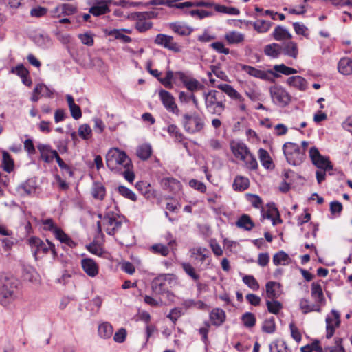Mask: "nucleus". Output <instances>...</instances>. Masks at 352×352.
<instances>
[{
	"mask_svg": "<svg viewBox=\"0 0 352 352\" xmlns=\"http://www.w3.org/2000/svg\"><path fill=\"white\" fill-rule=\"evenodd\" d=\"M263 51L266 56L276 58L283 53V46L280 44L273 43L265 45Z\"/></svg>",
	"mask_w": 352,
	"mask_h": 352,
	"instance_id": "obj_25",
	"label": "nucleus"
},
{
	"mask_svg": "<svg viewBox=\"0 0 352 352\" xmlns=\"http://www.w3.org/2000/svg\"><path fill=\"white\" fill-rule=\"evenodd\" d=\"M291 261L292 259L289 257V256L283 250L279 251L273 256V263L275 265H289L291 263Z\"/></svg>",
	"mask_w": 352,
	"mask_h": 352,
	"instance_id": "obj_36",
	"label": "nucleus"
},
{
	"mask_svg": "<svg viewBox=\"0 0 352 352\" xmlns=\"http://www.w3.org/2000/svg\"><path fill=\"white\" fill-rule=\"evenodd\" d=\"M36 188V179L30 178L19 184L16 187V190L21 196H27L35 193Z\"/></svg>",
	"mask_w": 352,
	"mask_h": 352,
	"instance_id": "obj_17",
	"label": "nucleus"
},
{
	"mask_svg": "<svg viewBox=\"0 0 352 352\" xmlns=\"http://www.w3.org/2000/svg\"><path fill=\"white\" fill-rule=\"evenodd\" d=\"M283 151L288 164L292 166L300 165L306 158L305 151L293 142H286L283 146Z\"/></svg>",
	"mask_w": 352,
	"mask_h": 352,
	"instance_id": "obj_4",
	"label": "nucleus"
},
{
	"mask_svg": "<svg viewBox=\"0 0 352 352\" xmlns=\"http://www.w3.org/2000/svg\"><path fill=\"white\" fill-rule=\"evenodd\" d=\"M273 36L276 41L292 38V34L288 32V30L280 25H278L274 29Z\"/></svg>",
	"mask_w": 352,
	"mask_h": 352,
	"instance_id": "obj_41",
	"label": "nucleus"
},
{
	"mask_svg": "<svg viewBox=\"0 0 352 352\" xmlns=\"http://www.w3.org/2000/svg\"><path fill=\"white\" fill-rule=\"evenodd\" d=\"M155 43L174 52H180L182 51V47L174 41L172 36L159 34L155 37Z\"/></svg>",
	"mask_w": 352,
	"mask_h": 352,
	"instance_id": "obj_12",
	"label": "nucleus"
},
{
	"mask_svg": "<svg viewBox=\"0 0 352 352\" xmlns=\"http://www.w3.org/2000/svg\"><path fill=\"white\" fill-rule=\"evenodd\" d=\"M243 282L254 291H257L259 289V284L252 275L244 276Z\"/></svg>",
	"mask_w": 352,
	"mask_h": 352,
	"instance_id": "obj_56",
	"label": "nucleus"
},
{
	"mask_svg": "<svg viewBox=\"0 0 352 352\" xmlns=\"http://www.w3.org/2000/svg\"><path fill=\"white\" fill-rule=\"evenodd\" d=\"M289 85L296 87L301 91L307 89L306 80L300 76H294L289 77L287 80Z\"/></svg>",
	"mask_w": 352,
	"mask_h": 352,
	"instance_id": "obj_29",
	"label": "nucleus"
},
{
	"mask_svg": "<svg viewBox=\"0 0 352 352\" xmlns=\"http://www.w3.org/2000/svg\"><path fill=\"white\" fill-rule=\"evenodd\" d=\"M340 324V316L338 311L331 310V316H327L326 318V330L327 338H331L335 331L336 328L338 327Z\"/></svg>",
	"mask_w": 352,
	"mask_h": 352,
	"instance_id": "obj_14",
	"label": "nucleus"
},
{
	"mask_svg": "<svg viewBox=\"0 0 352 352\" xmlns=\"http://www.w3.org/2000/svg\"><path fill=\"white\" fill-rule=\"evenodd\" d=\"M247 24H252L254 29L259 33H265L270 29L272 23L269 21L258 20L254 23L248 21Z\"/></svg>",
	"mask_w": 352,
	"mask_h": 352,
	"instance_id": "obj_37",
	"label": "nucleus"
},
{
	"mask_svg": "<svg viewBox=\"0 0 352 352\" xmlns=\"http://www.w3.org/2000/svg\"><path fill=\"white\" fill-rule=\"evenodd\" d=\"M175 75L178 76L186 88L191 92L199 90L203 87V85L197 79L187 76L182 72H177Z\"/></svg>",
	"mask_w": 352,
	"mask_h": 352,
	"instance_id": "obj_15",
	"label": "nucleus"
},
{
	"mask_svg": "<svg viewBox=\"0 0 352 352\" xmlns=\"http://www.w3.org/2000/svg\"><path fill=\"white\" fill-rule=\"evenodd\" d=\"M258 157H259V160H260V162L262 164V166L267 168V169H269L270 168L272 164V160L268 153V152L263 149V148H260L258 150Z\"/></svg>",
	"mask_w": 352,
	"mask_h": 352,
	"instance_id": "obj_45",
	"label": "nucleus"
},
{
	"mask_svg": "<svg viewBox=\"0 0 352 352\" xmlns=\"http://www.w3.org/2000/svg\"><path fill=\"white\" fill-rule=\"evenodd\" d=\"M153 149L149 144L140 145L136 150V154L142 160H147L151 155Z\"/></svg>",
	"mask_w": 352,
	"mask_h": 352,
	"instance_id": "obj_31",
	"label": "nucleus"
},
{
	"mask_svg": "<svg viewBox=\"0 0 352 352\" xmlns=\"http://www.w3.org/2000/svg\"><path fill=\"white\" fill-rule=\"evenodd\" d=\"M109 11L106 1H98L89 9V13L96 16L108 13Z\"/></svg>",
	"mask_w": 352,
	"mask_h": 352,
	"instance_id": "obj_27",
	"label": "nucleus"
},
{
	"mask_svg": "<svg viewBox=\"0 0 352 352\" xmlns=\"http://www.w3.org/2000/svg\"><path fill=\"white\" fill-rule=\"evenodd\" d=\"M214 9L219 12L225 13L230 15H239L240 13L239 10L234 7H227L225 6L216 5L214 6Z\"/></svg>",
	"mask_w": 352,
	"mask_h": 352,
	"instance_id": "obj_54",
	"label": "nucleus"
},
{
	"mask_svg": "<svg viewBox=\"0 0 352 352\" xmlns=\"http://www.w3.org/2000/svg\"><path fill=\"white\" fill-rule=\"evenodd\" d=\"M81 265L85 272L91 277H95L98 274V266L91 258H84Z\"/></svg>",
	"mask_w": 352,
	"mask_h": 352,
	"instance_id": "obj_18",
	"label": "nucleus"
},
{
	"mask_svg": "<svg viewBox=\"0 0 352 352\" xmlns=\"http://www.w3.org/2000/svg\"><path fill=\"white\" fill-rule=\"evenodd\" d=\"M274 70L276 72H279L285 75H290L297 73L296 69L292 67H287L284 64L275 65L274 66Z\"/></svg>",
	"mask_w": 352,
	"mask_h": 352,
	"instance_id": "obj_57",
	"label": "nucleus"
},
{
	"mask_svg": "<svg viewBox=\"0 0 352 352\" xmlns=\"http://www.w3.org/2000/svg\"><path fill=\"white\" fill-rule=\"evenodd\" d=\"M283 52L285 55L296 58L298 54L297 44L294 41H287L283 43Z\"/></svg>",
	"mask_w": 352,
	"mask_h": 352,
	"instance_id": "obj_28",
	"label": "nucleus"
},
{
	"mask_svg": "<svg viewBox=\"0 0 352 352\" xmlns=\"http://www.w3.org/2000/svg\"><path fill=\"white\" fill-rule=\"evenodd\" d=\"M342 209V204L340 201H333L330 203V211L332 214L340 216Z\"/></svg>",
	"mask_w": 352,
	"mask_h": 352,
	"instance_id": "obj_62",
	"label": "nucleus"
},
{
	"mask_svg": "<svg viewBox=\"0 0 352 352\" xmlns=\"http://www.w3.org/2000/svg\"><path fill=\"white\" fill-rule=\"evenodd\" d=\"M98 331L100 337L104 339L111 338L113 331L112 325L108 322L100 324Z\"/></svg>",
	"mask_w": 352,
	"mask_h": 352,
	"instance_id": "obj_38",
	"label": "nucleus"
},
{
	"mask_svg": "<svg viewBox=\"0 0 352 352\" xmlns=\"http://www.w3.org/2000/svg\"><path fill=\"white\" fill-rule=\"evenodd\" d=\"M205 104L207 111L214 115L221 116L226 108V97L222 92L210 90L204 93Z\"/></svg>",
	"mask_w": 352,
	"mask_h": 352,
	"instance_id": "obj_2",
	"label": "nucleus"
},
{
	"mask_svg": "<svg viewBox=\"0 0 352 352\" xmlns=\"http://www.w3.org/2000/svg\"><path fill=\"white\" fill-rule=\"evenodd\" d=\"M21 296L18 280L0 274V305L7 307Z\"/></svg>",
	"mask_w": 352,
	"mask_h": 352,
	"instance_id": "obj_1",
	"label": "nucleus"
},
{
	"mask_svg": "<svg viewBox=\"0 0 352 352\" xmlns=\"http://www.w3.org/2000/svg\"><path fill=\"white\" fill-rule=\"evenodd\" d=\"M28 244L31 247L36 259H37L39 254H47L49 250L52 252L54 257L57 256L55 245L49 240H46V243H45L41 239L33 236L29 239Z\"/></svg>",
	"mask_w": 352,
	"mask_h": 352,
	"instance_id": "obj_6",
	"label": "nucleus"
},
{
	"mask_svg": "<svg viewBox=\"0 0 352 352\" xmlns=\"http://www.w3.org/2000/svg\"><path fill=\"white\" fill-rule=\"evenodd\" d=\"M160 98L166 109L176 116L179 115V109L175 102V98L170 92L166 90H161L159 92Z\"/></svg>",
	"mask_w": 352,
	"mask_h": 352,
	"instance_id": "obj_13",
	"label": "nucleus"
},
{
	"mask_svg": "<svg viewBox=\"0 0 352 352\" xmlns=\"http://www.w3.org/2000/svg\"><path fill=\"white\" fill-rule=\"evenodd\" d=\"M245 166L250 170H256L258 168V163L254 156L250 152L244 161Z\"/></svg>",
	"mask_w": 352,
	"mask_h": 352,
	"instance_id": "obj_61",
	"label": "nucleus"
},
{
	"mask_svg": "<svg viewBox=\"0 0 352 352\" xmlns=\"http://www.w3.org/2000/svg\"><path fill=\"white\" fill-rule=\"evenodd\" d=\"M241 320L245 327H253L256 324V317L251 312H245L241 316Z\"/></svg>",
	"mask_w": 352,
	"mask_h": 352,
	"instance_id": "obj_53",
	"label": "nucleus"
},
{
	"mask_svg": "<svg viewBox=\"0 0 352 352\" xmlns=\"http://www.w3.org/2000/svg\"><path fill=\"white\" fill-rule=\"evenodd\" d=\"M236 226L245 230L250 231L254 227V223L248 214H243L236 222Z\"/></svg>",
	"mask_w": 352,
	"mask_h": 352,
	"instance_id": "obj_35",
	"label": "nucleus"
},
{
	"mask_svg": "<svg viewBox=\"0 0 352 352\" xmlns=\"http://www.w3.org/2000/svg\"><path fill=\"white\" fill-rule=\"evenodd\" d=\"M324 352H345V349L342 345V339L336 338L334 345L324 347Z\"/></svg>",
	"mask_w": 352,
	"mask_h": 352,
	"instance_id": "obj_52",
	"label": "nucleus"
},
{
	"mask_svg": "<svg viewBox=\"0 0 352 352\" xmlns=\"http://www.w3.org/2000/svg\"><path fill=\"white\" fill-rule=\"evenodd\" d=\"M270 93L273 102L278 107H286L291 101L290 94L281 86H272Z\"/></svg>",
	"mask_w": 352,
	"mask_h": 352,
	"instance_id": "obj_9",
	"label": "nucleus"
},
{
	"mask_svg": "<svg viewBox=\"0 0 352 352\" xmlns=\"http://www.w3.org/2000/svg\"><path fill=\"white\" fill-rule=\"evenodd\" d=\"M106 164L111 170H118L131 166V160L125 152L118 148L110 149L106 155Z\"/></svg>",
	"mask_w": 352,
	"mask_h": 352,
	"instance_id": "obj_3",
	"label": "nucleus"
},
{
	"mask_svg": "<svg viewBox=\"0 0 352 352\" xmlns=\"http://www.w3.org/2000/svg\"><path fill=\"white\" fill-rule=\"evenodd\" d=\"M120 195L126 199L135 201L137 200L136 195L129 188L124 186H119L117 188Z\"/></svg>",
	"mask_w": 352,
	"mask_h": 352,
	"instance_id": "obj_51",
	"label": "nucleus"
},
{
	"mask_svg": "<svg viewBox=\"0 0 352 352\" xmlns=\"http://www.w3.org/2000/svg\"><path fill=\"white\" fill-rule=\"evenodd\" d=\"M280 284L274 281H269L266 283V296L271 300L276 299L279 297L280 292Z\"/></svg>",
	"mask_w": 352,
	"mask_h": 352,
	"instance_id": "obj_24",
	"label": "nucleus"
},
{
	"mask_svg": "<svg viewBox=\"0 0 352 352\" xmlns=\"http://www.w3.org/2000/svg\"><path fill=\"white\" fill-rule=\"evenodd\" d=\"M166 131L169 135L173 138L177 142H182L185 140V136L175 124H170Z\"/></svg>",
	"mask_w": 352,
	"mask_h": 352,
	"instance_id": "obj_39",
	"label": "nucleus"
},
{
	"mask_svg": "<svg viewBox=\"0 0 352 352\" xmlns=\"http://www.w3.org/2000/svg\"><path fill=\"white\" fill-rule=\"evenodd\" d=\"M217 87L226 94L229 97L233 100L239 102H243L244 98L243 96L230 85L228 84H219Z\"/></svg>",
	"mask_w": 352,
	"mask_h": 352,
	"instance_id": "obj_23",
	"label": "nucleus"
},
{
	"mask_svg": "<svg viewBox=\"0 0 352 352\" xmlns=\"http://www.w3.org/2000/svg\"><path fill=\"white\" fill-rule=\"evenodd\" d=\"M338 71L344 75L352 74V60L349 58H341L338 65Z\"/></svg>",
	"mask_w": 352,
	"mask_h": 352,
	"instance_id": "obj_32",
	"label": "nucleus"
},
{
	"mask_svg": "<svg viewBox=\"0 0 352 352\" xmlns=\"http://www.w3.org/2000/svg\"><path fill=\"white\" fill-rule=\"evenodd\" d=\"M151 250L154 253L159 254L163 256H166L169 254V249L165 245L157 243L151 246Z\"/></svg>",
	"mask_w": 352,
	"mask_h": 352,
	"instance_id": "obj_59",
	"label": "nucleus"
},
{
	"mask_svg": "<svg viewBox=\"0 0 352 352\" xmlns=\"http://www.w3.org/2000/svg\"><path fill=\"white\" fill-rule=\"evenodd\" d=\"M210 47L219 53L224 54L226 55L230 53V50L227 47H225L224 44L222 42H214L210 44Z\"/></svg>",
	"mask_w": 352,
	"mask_h": 352,
	"instance_id": "obj_63",
	"label": "nucleus"
},
{
	"mask_svg": "<svg viewBox=\"0 0 352 352\" xmlns=\"http://www.w3.org/2000/svg\"><path fill=\"white\" fill-rule=\"evenodd\" d=\"M174 74L172 71L168 70L166 72L164 78H158V80L166 88H171L172 80H173Z\"/></svg>",
	"mask_w": 352,
	"mask_h": 352,
	"instance_id": "obj_60",
	"label": "nucleus"
},
{
	"mask_svg": "<svg viewBox=\"0 0 352 352\" xmlns=\"http://www.w3.org/2000/svg\"><path fill=\"white\" fill-rule=\"evenodd\" d=\"M249 187V180L248 178L237 176L233 183V188L235 190L243 191Z\"/></svg>",
	"mask_w": 352,
	"mask_h": 352,
	"instance_id": "obj_42",
	"label": "nucleus"
},
{
	"mask_svg": "<svg viewBox=\"0 0 352 352\" xmlns=\"http://www.w3.org/2000/svg\"><path fill=\"white\" fill-rule=\"evenodd\" d=\"M226 315L225 311L220 308H214L210 313V319L212 324L219 327L226 320Z\"/></svg>",
	"mask_w": 352,
	"mask_h": 352,
	"instance_id": "obj_22",
	"label": "nucleus"
},
{
	"mask_svg": "<svg viewBox=\"0 0 352 352\" xmlns=\"http://www.w3.org/2000/svg\"><path fill=\"white\" fill-rule=\"evenodd\" d=\"M126 337V331L124 328H120L116 332L113 336V340L117 343H122L125 341Z\"/></svg>",
	"mask_w": 352,
	"mask_h": 352,
	"instance_id": "obj_64",
	"label": "nucleus"
},
{
	"mask_svg": "<svg viewBox=\"0 0 352 352\" xmlns=\"http://www.w3.org/2000/svg\"><path fill=\"white\" fill-rule=\"evenodd\" d=\"M241 68L242 71L246 72L250 76L264 80H270L273 76H279L278 74L271 69L267 71L261 70L248 65H241Z\"/></svg>",
	"mask_w": 352,
	"mask_h": 352,
	"instance_id": "obj_11",
	"label": "nucleus"
},
{
	"mask_svg": "<svg viewBox=\"0 0 352 352\" xmlns=\"http://www.w3.org/2000/svg\"><path fill=\"white\" fill-rule=\"evenodd\" d=\"M170 281L167 275L163 274L155 278L152 282V289L157 294H162L168 290Z\"/></svg>",
	"mask_w": 352,
	"mask_h": 352,
	"instance_id": "obj_16",
	"label": "nucleus"
},
{
	"mask_svg": "<svg viewBox=\"0 0 352 352\" xmlns=\"http://www.w3.org/2000/svg\"><path fill=\"white\" fill-rule=\"evenodd\" d=\"M231 148L234 155L242 161H245L246 157L250 154L248 148L242 142L233 144L231 146Z\"/></svg>",
	"mask_w": 352,
	"mask_h": 352,
	"instance_id": "obj_20",
	"label": "nucleus"
},
{
	"mask_svg": "<svg viewBox=\"0 0 352 352\" xmlns=\"http://www.w3.org/2000/svg\"><path fill=\"white\" fill-rule=\"evenodd\" d=\"M299 305L301 311L305 314L311 311H321V308L320 307V305L316 304H309V300L306 298L300 299Z\"/></svg>",
	"mask_w": 352,
	"mask_h": 352,
	"instance_id": "obj_34",
	"label": "nucleus"
},
{
	"mask_svg": "<svg viewBox=\"0 0 352 352\" xmlns=\"http://www.w3.org/2000/svg\"><path fill=\"white\" fill-rule=\"evenodd\" d=\"M309 155L311 162L318 169L324 170V171L329 172V175H333V173L331 172L333 170L331 162L328 157L322 155L316 147H311L309 149Z\"/></svg>",
	"mask_w": 352,
	"mask_h": 352,
	"instance_id": "obj_8",
	"label": "nucleus"
},
{
	"mask_svg": "<svg viewBox=\"0 0 352 352\" xmlns=\"http://www.w3.org/2000/svg\"><path fill=\"white\" fill-rule=\"evenodd\" d=\"M170 28L175 33L180 36H188L192 32V28L181 22H175L169 24Z\"/></svg>",
	"mask_w": 352,
	"mask_h": 352,
	"instance_id": "obj_26",
	"label": "nucleus"
},
{
	"mask_svg": "<svg viewBox=\"0 0 352 352\" xmlns=\"http://www.w3.org/2000/svg\"><path fill=\"white\" fill-rule=\"evenodd\" d=\"M102 226L109 235H114L122 226V218L113 212H107L102 218Z\"/></svg>",
	"mask_w": 352,
	"mask_h": 352,
	"instance_id": "obj_7",
	"label": "nucleus"
},
{
	"mask_svg": "<svg viewBox=\"0 0 352 352\" xmlns=\"http://www.w3.org/2000/svg\"><path fill=\"white\" fill-rule=\"evenodd\" d=\"M311 297L315 300L316 305L322 306L325 304V298L320 284L314 282L311 284Z\"/></svg>",
	"mask_w": 352,
	"mask_h": 352,
	"instance_id": "obj_19",
	"label": "nucleus"
},
{
	"mask_svg": "<svg viewBox=\"0 0 352 352\" xmlns=\"http://www.w3.org/2000/svg\"><path fill=\"white\" fill-rule=\"evenodd\" d=\"M225 38L229 44H239L243 42L245 36L237 31H230L225 34Z\"/></svg>",
	"mask_w": 352,
	"mask_h": 352,
	"instance_id": "obj_33",
	"label": "nucleus"
},
{
	"mask_svg": "<svg viewBox=\"0 0 352 352\" xmlns=\"http://www.w3.org/2000/svg\"><path fill=\"white\" fill-rule=\"evenodd\" d=\"M105 34L108 36L113 37L115 39L120 40L124 43H129L131 42V38L127 35H125L122 32V30L119 29H111L105 30Z\"/></svg>",
	"mask_w": 352,
	"mask_h": 352,
	"instance_id": "obj_30",
	"label": "nucleus"
},
{
	"mask_svg": "<svg viewBox=\"0 0 352 352\" xmlns=\"http://www.w3.org/2000/svg\"><path fill=\"white\" fill-rule=\"evenodd\" d=\"M37 148L41 153V159L46 163L52 162V158L50 156L51 151V146L49 144H38Z\"/></svg>",
	"mask_w": 352,
	"mask_h": 352,
	"instance_id": "obj_43",
	"label": "nucleus"
},
{
	"mask_svg": "<svg viewBox=\"0 0 352 352\" xmlns=\"http://www.w3.org/2000/svg\"><path fill=\"white\" fill-rule=\"evenodd\" d=\"M191 257L201 262L199 270L209 268L211 265L210 251L204 247H197L190 250Z\"/></svg>",
	"mask_w": 352,
	"mask_h": 352,
	"instance_id": "obj_10",
	"label": "nucleus"
},
{
	"mask_svg": "<svg viewBox=\"0 0 352 352\" xmlns=\"http://www.w3.org/2000/svg\"><path fill=\"white\" fill-rule=\"evenodd\" d=\"M276 324L274 322V317H271L270 318L266 319L263 324L262 326L263 331L267 333H272L275 331Z\"/></svg>",
	"mask_w": 352,
	"mask_h": 352,
	"instance_id": "obj_58",
	"label": "nucleus"
},
{
	"mask_svg": "<svg viewBox=\"0 0 352 352\" xmlns=\"http://www.w3.org/2000/svg\"><path fill=\"white\" fill-rule=\"evenodd\" d=\"M3 155V170L7 173H10L14 169V161L11 157L8 152L3 151L2 153Z\"/></svg>",
	"mask_w": 352,
	"mask_h": 352,
	"instance_id": "obj_46",
	"label": "nucleus"
},
{
	"mask_svg": "<svg viewBox=\"0 0 352 352\" xmlns=\"http://www.w3.org/2000/svg\"><path fill=\"white\" fill-rule=\"evenodd\" d=\"M270 352H290L284 341H275L270 344Z\"/></svg>",
	"mask_w": 352,
	"mask_h": 352,
	"instance_id": "obj_50",
	"label": "nucleus"
},
{
	"mask_svg": "<svg viewBox=\"0 0 352 352\" xmlns=\"http://www.w3.org/2000/svg\"><path fill=\"white\" fill-rule=\"evenodd\" d=\"M34 92L41 97L52 98L53 95V91L43 83L37 84L34 87Z\"/></svg>",
	"mask_w": 352,
	"mask_h": 352,
	"instance_id": "obj_48",
	"label": "nucleus"
},
{
	"mask_svg": "<svg viewBox=\"0 0 352 352\" xmlns=\"http://www.w3.org/2000/svg\"><path fill=\"white\" fill-rule=\"evenodd\" d=\"M183 270L193 280L197 281L200 278V275L196 272L195 268L190 263H183L182 264Z\"/></svg>",
	"mask_w": 352,
	"mask_h": 352,
	"instance_id": "obj_47",
	"label": "nucleus"
},
{
	"mask_svg": "<svg viewBox=\"0 0 352 352\" xmlns=\"http://www.w3.org/2000/svg\"><path fill=\"white\" fill-rule=\"evenodd\" d=\"M54 236L60 243H65L70 248H74L76 245V243L60 228L55 231Z\"/></svg>",
	"mask_w": 352,
	"mask_h": 352,
	"instance_id": "obj_40",
	"label": "nucleus"
},
{
	"mask_svg": "<svg viewBox=\"0 0 352 352\" xmlns=\"http://www.w3.org/2000/svg\"><path fill=\"white\" fill-rule=\"evenodd\" d=\"M266 305L267 311L273 314H278L279 311L283 309V305L280 302L274 300H266Z\"/></svg>",
	"mask_w": 352,
	"mask_h": 352,
	"instance_id": "obj_49",
	"label": "nucleus"
},
{
	"mask_svg": "<svg viewBox=\"0 0 352 352\" xmlns=\"http://www.w3.org/2000/svg\"><path fill=\"white\" fill-rule=\"evenodd\" d=\"M105 188L100 183H94L91 189V194L94 198L102 200L105 197Z\"/></svg>",
	"mask_w": 352,
	"mask_h": 352,
	"instance_id": "obj_44",
	"label": "nucleus"
},
{
	"mask_svg": "<svg viewBox=\"0 0 352 352\" xmlns=\"http://www.w3.org/2000/svg\"><path fill=\"white\" fill-rule=\"evenodd\" d=\"M161 184L164 190L176 193L181 188V183L173 177H165L161 180Z\"/></svg>",
	"mask_w": 352,
	"mask_h": 352,
	"instance_id": "obj_21",
	"label": "nucleus"
},
{
	"mask_svg": "<svg viewBox=\"0 0 352 352\" xmlns=\"http://www.w3.org/2000/svg\"><path fill=\"white\" fill-rule=\"evenodd\" d=\"M78 135L83 140H89L91 138L92 130L89 124H83L78 128Z\"/></svg>",
	"mask_w": 352,
	"mask_h": 352,
	"instance_id": "obj_55",
	"label": "nucleus"
},
{
	"mask_svg": "<svg viewBox=\"0 0 352 352\" xmlns=\"http://www.w3.org/2000/svg\"><path fill=\"white\" fill-rule=\"evenodd\" d=\"M182 124L184 131L189 134L200 133L205 126L204 118L196 112L192 114L185 113Z\"/></svg>",
	"mask_w": 352,
	"mask_h": 352,
	"instance_id": "obj_5",
	"label": "nucleus"
}]
</instances>
